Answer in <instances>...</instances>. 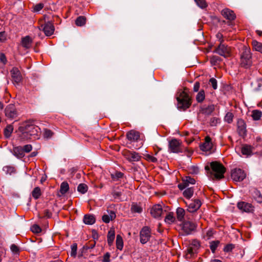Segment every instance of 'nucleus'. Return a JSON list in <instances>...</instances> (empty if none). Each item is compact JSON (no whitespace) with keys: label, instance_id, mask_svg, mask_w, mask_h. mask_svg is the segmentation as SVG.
Listing matches in <instances>:
<instances>
[{"label":"nucleus","instance_id":"obj_45","mask_svg":"<svg viewBox=\"0 0 262 262\" xmlns=\"http://www.w3.org/2000/svg\"><path fill=\"white\" fill-rule=\"evenodd\" d=\"M234 115L231 112H228L224 118V120L228 123H231L233 121Z\"/></svg>","mask_w":262,"mask_h":262},{"label":"nucleus","instance_id":"obj_62","mask_svg":"<svg viewBox=\"0 0 262 262\" xmlns=\"http://www.w3.org/2000/svg\"><path fill=\"white\" fill-rule=\"evenodd\" d=\"M4 170L11 173L14 171V168L12 167L6 166L4 168Z\"/></svg>","mask_w":262,"mask_h":262},{"label":"nucleus","instance_id":"obj_7","mask_svg":"<svg viewBox=\"0 0 262 262\" xmlns=\"http://www.w3.org/2000/svg\"><path fill=\"white\" fill-rule=\"evenodd\" d=\"M151 237V231L149 227H143L140 232V242L145 244L148 242Z\"/></svg>","mask_w":262,"mask_h":262},{"label":"nucleus","instance_id":"obj_40","mask_svg":"<svg viewBox=\"0 0 262 262\" xmlns=\"http://www.w3.org/2000/svg\"><path fill=\"white\" fill-rule=\"evenodd\" d=\"M131 211L134 213H141L142 211V207L136 203H133L132 205Z\"/></svg>","mask_w":262,"mask_h":262},{"label":"nucleus","instance_id":"obj_58","mask_svg":"<svg viewBox=\"0 0 262 262\" xmlns=\"http://www.w3.org/2000/svg\"><path fill=\"white\" fill-rule=\"evenodd\" d=\"M110 256H111V255H110V253H108V252L106 253L103 257L102 262H110Z\"/></svg>","mask_w":262,"mask_h":262},{"label":"nucleus","instance_id":"obj_24","mask_svg":"<svg viewBox=\"0 0 262 262\" xmlns=\"http://www.w3.org/2000/svg\"><path fill=\"white\" fill-rule=\"evenodd\" d=\"M253 148L247 144L244 145L241 148V152L243 155L249 156L252 154Z\"/></svg>","mask_w":262,"mask_h":262},{"label":"nucleus","instance_id":"obj_54","mask_svg":"<svg viewBox=\"0 0 262 262\" xmlns=\"http://www.w3.org/2000/svg\"><path fill=\"white\" fill-rule=\"evenodd\" d=\"M44 7L42 3L37 4L34 6L33 9L34 12H38L41 10Z\"/></svg>","mask_w":262,"mask_h":262},{"label":"nucleus","instance_id":"obj_52","mask_svg":"<svg viewBox=\"0 0 262 262\" xmlns=\"http://www.w3.org/2000/svg\"><path fill=\"white\" fill-rule=\"evenodd\" d=\"M77 246L76 244H73L71 246V255L73 257H75L76 255Z\"/></svg>","mask_w":262,"mask_h":262},{"label":"nucleus","instance_id":"obj_11","mask_svg":"<svg viewBox=\"0 0 262 262\" xmlns=\"http://www.w3.org/2000/svg\"><path fill=\"white\" fill-rule=\"evenodd\" d=\"M12 80L14 84H19L22 80V76L20 72L16 67H14L10 71Z\"/></svg>","mask_w":262,"mask_h":262},{"label":"nucleus","instance_id":"obj_15","mask_svg":"<svg viewBox=\"0 0 262 262\" xmlns=\"http://www.w3.org/2000/svg\"><path fill=\"white\" fill-rule=\"evenodd\" d=\"M216 52L224 57H228L230 55V48L221 42L216 49Z\"/></svg>","mask_w":262,"mask_h":262},{"label":"nucleus","instance_id":"obj_1","mask_svg":"<svg viewBox=\"0 0 262 262\" xmlns=\"http://www.w3.org/2000/svg\"><path fill=\"white\" fill-rule=\"evenodd\" d=\"M19 130L22 133L24 137L37 136L40 128L32 124L30 121L25 122L19 127Z\"/></svg>","mask_w":262,"mask_h":262},{"label":"nucleus","instance_id":"obj_18","mask_svg":"<svg viewBox=\"0 0 262 262\" xmlns=\"http://www.w3.org/2000/svg\"><path fill=\"white\" fill-rule=\"evenodd\" d=\"M195 183L194 179L189 176L186 177L183 179L182 182L178 185V188L182 190L185 189L189 184H194Z\"/></svg>","mask_w":262,"mask_h":262},{"label":"nucleus","instance_id":"obj_22","mask_svg":"<svg viewBox=\"0 0 262 262\" xmlns=\"http://www.w3.org/2000/svg\"><path fill=\"white\" fill-rule=\"evenodd\" d=\"M33 40L29 36H26L21 39L22 46L25 49H29L31 47Z\"/></svg>","mask_w":262,"mask_h":262},{"label":"nucleus","instance_id":"obj_19","mask_svg":"<svg viewBox=\"0 0 262 262\" xmlns=\"http://www.w3.org/2000/svg\"><path fill=\"white\" fill-rule=\"evenodd\" d=\"M222 15L229 20H233L236 18V15L233 11L228 9L225 8L222 11Z\"/></svg>","mask_w":262,"mask_h":262},{"label":"nucleus","instance_id":"obj_6","mask_svg":"<svg viewBox=\"0 0 262 262\" xmlns=\"http://www.w3.org/2000/svg\"><path fill=\"white\" fill-rule=\"evenodd\" d=\"M169 149L170 152L178 153L182 152L181 142L177 139H173L169 142Z\"/></svg>","mask_w":262,"mask_h":262},{"label":"nucleus","instance_id":"obj_3","mask_svg":"<svg viewBox=\"0 0 262 262\" xmlns=\"http://www.w3.org/2000/svg\"><path fill=\"white\" fill-rule=\"evenodd\" d=\"M178 101V107L183 110L189 108L191 104V99L189 95L185 91L178 93L177 97Z\"/></svg>","mask_w":262,"mask_h":262},{"label":"nucleus","instance_id":"obj_41","mask_svg":"<svg viewBox=\"0 0 262 262\" xmlns=\"http://www.w3.org/2000/svg\"><path fill=\"white\" fill-rule=\"evenodd\" d=\"M123 177V173L120 171H116L114 173L111 174V178L115 181L119 180L120 179L122 178Z\"/></svg>","mask_w":262,"mask_h":262},{"label":"nucleus","instance_id":"obj_43","mask_svg":"<svg viewBox=\"0 0 262 262\" xmlns=\"http://www.w3.org/2000/svg\"><path fill=\"white\" fill-rule=\"evenodd\" d=\"M88 186L83 183L80 184L77 187L78 191L82 194L85 193L88 191Z\"/></svg>","mask_w":262,"mask_h":262},{"label":"nucleus","instance_id":"obj_16","mask_svg":"<svg viewBox=\"0 0 262 262\" xmlns=\"http://www.w3.org/2000/svg\"><path fill=\"white\" fill-rule=\"evenodd\" d=\"M237 132L240 136L244 137L246 135V125L245 121L241 119H238L237 122Z\"/></svg>","mask_w":262,"mask_h":262},{"label":"nucleus","instance_id":"obj_13","mask_svg":"<svg viewBox=\"0 0 262 262\" xmlns=\"http://www.w3.org/2000/svg\"><path fill=\"white\" fill-rule=\"evenodd\" d=\"M125 158L129 162H137L140 160L141 156L135 151H126L124 152Z\"/></svg>","mask_w":262,"mask_h":262},{"label":"nucleus","instance_id":"obj_46","mask_svg":"<svg viewBox=\"0 0 262 262\" xmlns=\"http://www.w3.org/2000/svg\"><path fill=\"white\" fill-rule=\"evenodd\" d=\"M53 134L54 133L51 130L47 128H45L43 129V137L45 138H51L53 136Z\"/></svg>","mask_w":262,"mask_h":262},{"label":"nucleus","instance_id":"obj_53","mask_svg":"<svg viewBox=\"0 0 262 262\" xmlns=\"http://www.w3.org/2000/svg\"><path fill=\"white\" fill-rule=\"evenodd\" d=\"M209 83L211 85L214 90H216L217 88V80L214 78H211L209 80Z\"/></svg>","mask_w":262,"mask_h":262},{"label":"nucleus","instance_id":"obj_51","mask_svg":"<svg viewBox=\"0 0 262 262\" xmlns=\"http://www.w3.org/2000/svg\"><path fill=\"white\" fill-rule=\"evenodd\" d=\"M31 230L33 233H39L41 231L40 227L37 225H33L31 227Z\"/></svg>","mask_w":262,"mask_h":262},{"label":"nucleus","instance_id":"obj_42","mask_svg":"<svg viewBox=\"0 0 262 262\" xmlns=\"http://www.w3.org/2000/svg\"><path fill=\"white\" fill-rule=\"evenodd\" d=\"M205 97V92L203 90L200 91L196 96V100L198 102H202Z\"/></svg>","mask_w":262,"mask_h":262},{"label":"nucleus","instance_id":"obj_36","mask_svg":"<svg viewBox=\"0 0 262 262\" xmlns=\"http://www.w3.org/2000/svg\"><path fill=\"white\" fill-rule=\"evenodd\" d=\"M262 116V112L259 110H253L251 116L254 120H259Z\"/></svg>","mask_w":262,"mask_h":262},{"label":"nucleus","instance_id":"obj_25","mask_svg":"<svg viewBox=\"0 0 262 262\" xmlns=\"http://www.w3.org/2000/svg\"><path fill=\"white\" fill-rule=\"evenodd\" d=\"M13 155L17 158H22L25 156L22 146H16L13 149Z\"/></svg>","mask_w":262,"mask_h":262},{"label":"nucleus","instance_id":"obj_34","mask_svg":"<svg viewBox=\"0 0 262 262\" xmlns=\"http://www.w3.org/2000/svg\"><path fill=\"white\" fill-rule=\"evenodd\" d=\"M116 244L117 248L120 250H121L123 247V242L121 235H117Z\"/></svg>","mask_w":262,"mask_h":262},{"label":"nucleus","instance_id":"obj_23","mask_svg":"<svg viewBox=\"0 0 262 262\" xmlns=\"http://www.w3.org/2000/svg\"><path fill=\"white\" fill-rule=\"evenodd\" d=\"M108 214H104L102 216V220L105 223H108L110 221H112L116 218V214L113 211H108Z\"/></svg>","mask_w":262,"mask_h":262},{"label":"nucleus","instance_id":"obj_28","mask_svg":"<svg viewBox=\"0 0 262 262\" xmlns=\"http://www.w3.org/2000/svg\"><path fill=\"white\" fill-rule=\"evenodd\" d=\"M83 222L85 224L92 225L95 223V218L94 215L91 214H86L83 217Z\"/></svg>","mask_w":262,"mask_h":262},{"label":"nucleus","instance_id":"obj_17","mask_svg":"<svg viewBox=\"0 0 262 262\" xmlns=\"http://www.w3.org/2000/svg\"><path fill=\"white\" fill-rule=\"evenodd\" d=\"M163 212V211L162 207L160 204L155 205L150 210V213L155 218H159Z\"/></svg>","mask_w":262,"mask_h":262},{"label":"nucleus","instance_id":"obj_50","mask_svg":"<svg viewBox=\"0 0 262 262\" xmlns=\"http://www.w3.org/2000/svg\"><path fill=\"white\" fill-rule=\"evenodd\" d=\"M235 248V245L232 244H229L226 245L224 248V251L229 252L231 251Z\"/></svg>","mask_w":262,"mask_h":262},{"label":"nucleus","instance_id":"obj_55","mask_svg":"<svg viewBox=\"0 0 262 262\" xmlns=\"http://www.w3.org/2000/svg\"><path fill=\"white\" fill-rule=\"evenodd\" d=\"M95 244L96 242L95 241H90L88 244L84 246V248L86 250L93 249L95 247Z\"/></svg>","mask_w":262,"mask_h":262},{"label":"nucleus","instance_id":"obj_12","mask_svg":"<svg viewBox=\"0 0 262 262\" xmlns=\"http://www.w3.org/2000/svg\"><path fill=\"white\" fill-rule=\"evenodd\" d=\"M40 27L44 32L45 35L47 36L52 35L55 30L53 24L51 21H48L45 23V24L42 25ZM39 29L41 30V28H39Z\"/></svg>","mask_w":262,"mask_h":262},{"label":"nucleus","instance_id":"obj_37","mask_svg":"<svg viewBox=\"0 0 262 262\" xmlns=\"http://www.w3.org/2000/svg\"><path fill=\"white\" fill-rule=\"evenodd\" d=\"M13 130V127L12 125H8L4 129V135L6 138H9Z\"/></svg>","mask_w":262,"mask_h":262},{"label":"nucleus","instance_id":"obj_32","mask_svg":"<svg viewBox=\"0 0 262 262\" xmlns=\"http://www.w3.org/2000/svg\"><path fill=\"white\" fill-rule=\"evenodd\" d=\"M165 223L168 224H171L176 221V218L174 216L173 212H169L167 213L164 220Z\"/></svg>","mask_w":262,"mask_h":262},{"label":"nucleus","instance_id":"obj_9","mask_svg":"<svg viewBox=\"0 0 262 262\" xmlns=\"http://www.w3.org/2000/svg\"><path fill=\"white\" fill-rule=\"evenodd\" d=\"M246 177V174L244 171L241 169H234L231 173V177L232 179L236 182L243 181Z\"/></svg>","mask_w":262,"mask_h":262},{"label":"nucleus","instance_id":"obj_14","mask_svg":"<svg viewBox=\"0 0 262 262\" xmlns=\"http://www.w3.org/2000/svg\"><path fill=\"white\" fill-rule=\"evenodd\" d=\"M126 137L130 142H138L141 139V134L138 131L133 129L127 133Z\"/></svg>","mask_w":262,"mask_h":262},{"label":"nucleus","instance_id":"obj_47","mask_svg":"<svg viewBox=\"0 0 262 262\" xmlns=\"http://www.w3.org/2000/svg\"><path fill=\"white\" fill-rule=\"evenodd\" d=\"M219 241H212L210 243V248L213 253H214L219 245Z\"/></svg>","mask_w":262,"mask_h":262},{"label":"nucleus","instance_id":"obj_2","mask_svg":"<svg viewBox=\"0 0 262 262\" xmlns=\"http://www.w3.org/2000/svg\"><path fill=\"white\" fill-rule=\"evenodd\" d=\"M211 171H210V177L213 179H221L224 178V174L226 171L225 167L220 163L215 161L210 164Z\"/></svg>","mask_w":262,"mask_h":262},{"label":"nucleus","instance_id":"obj_59","mask_svg":"<svg viewBox=\"0 0 262 262\" xmlns=\"http://www.w3.org/2000/svg\"><path fill=\"white\" fill-rule=\"evenodd\" d=\"M200 246V243L198 241L193 240L192 242L191 246L193 247L194 248H195L196 250H197L199 248Z\"/></svg>","mask_w":262,"mask_h":262},{"label":"nucleus","instance_id":"obj_60","mask_svg":"<svg viewBox=\"0 0 262 262\" xmlns=\"http://www.w3.org/2000/svg\"><path fill=\"white\" fill-rule=\"evenodd\" d=\"M196 250H196L195 248H194L193 247H191V246L189 247L187 249V252L190 255H192L194 253H196Z\"/></svg>","mask_w":262,"mask_h":262},{"label":"nucleus","instance_id":"obj_64","mask_svg":"<svg viewBox=\"0 0 262 262\" xmlns=\"http://www.w3.org/2000/svg\"><path fill=\"white\" fill-rule=\"evenodd\" d=\"M121 193L119 191H114L113 193V195L115 198H117L120 196Z\"/></svg>","mask_w":262,"mask_h":262},{"label":"nucleus","instance_id":"obj_20","mask_svg":"<svg viewBox=\"0 0 262 262\" xmlns=\"http://www.w3.org/2000/svg\"><path fill=\"white\" fill-rule=\"evenodd\" d=\"M212 146L210 137L207 136L205 139V142L200 146V148L203 151H209L212 149Z\"/></svg>","mask_w":262,"mask_h":262},{"label":"nucleus","instance_id":"obj_30","mask_svg":"<svg viewBox=\"0 0 262 262\" xmlns=\"http://www.w3.org/2000/svg\"><path fill=\"white\" fill-rule=\"evenodd\" d=\"M252 196L254 199L259 203H262V194L257 189H254L252 192Z\"/></svg>","mask_w":262,"mask_h":262},{"label":"nucleus","instance_id":"obj_49","mask_svg":"<svg viewBox=\"0 0 262 262\" xmlns=\"http://www.w3.org/2000/svg\"><path fill=\"white\" fill-rule=\"evenodd\" d=\"M220 122V119L216 117H212L210 119L209 124L212 126H216Z\"/></svg>","mask_w":262,"mask_h":262},{"label":"nucleus","instance_id":"obj_4","mask_svg":"<svg viewBox=\"0 0 262 262\" xmlns=\"http://www.w3.org/2000/svg\"><path fill=\"white\" fill-rule=\"evenodd\" d=\"M197 224L191 221H183L181 225V229L185 235H189L196 231Z\"/></svg>","mask_w":262,"mask_h":262},{"label":"nucleus","instance_id":"obj_10","mask_svg":"<svg viewBox=\"0 0 262 262\" xmlns=\"http://www.w3.org/2000/svg\"><path fill=\"white\" fill-rule=\"evenodd\" d=\"M5 113L6 116L11 119L15 118L17 116L16 109L13 104H10L6 106Z\"/></svg>","mask_w":262,"mask_h":262},{"label":"nucleus","instance_id":"obj_63","mask_svg":"<svg viewBox=\"0 0 262 262\" xmlns=\"http://www.w3.org/2000/svg\"><path fill=\"white\" fill-rule=\"evenodd\" d=\"M200 88V83L199 82H195L193 86V91L194 92H198Z\"/></svg>","mask_w":262,"mask_h":262},{"label":"nucleus","instance_id":"obj_5","mask_svg":"<svg viewBox=\"0 0 262 262\" xmlns=\"http://www.w3.org/2000/svg\"><path fill=\"white\" fill-rule=\"evenodd\" d=\"M251 53L250 50L246 48L241 57V65L245 68H248L252 65Z\"/></svg>","mask_w":262,"mask_h":262},{"label":"nucleus","instance_id":"obj_38","mask_svg":"<svg viewBox=\"0 0 262 262\" xmlns=\"http://www.w3.org/2000/svg\"><path fill=\"white\" fill-rule=\"evenodd\" d=\"M69 184L67 182H63L61 184L60 192L61 194H65L69 190Z\"/></svg>","mask_w":262,"mask_h":262},{"label":"nucleus","instance_id":"obj_26","mask_svg":"<svg viewBox=\"0 0 262 262\" xmlns=\"http://www.w3.org/2000/svg\"><path fill=\"white\" fill-rule=\"evenodd\" d=\"M177 219L178 221L183 222L185 215V210L181 207H178L176 210Z\"/></svg>","mask_w":262,"mask_h":262},{"label":"nucleus","instance_id":"obj_31","mask_svg":"<svg viewBox=\"0 0 262 262\" xmlns=\"http://www.w3.org/2000/svg\"><path fill=\"white\" fill-rule=\"evenodd\" d=\"M193 193V187H189L184 190L183 192V194L186 199H190L192 196Z\"/></svg>","mask_w":262,"mask_h":262},{"label":"nucleus","instance_id":"obj_39","mask_svg":"<svg viewBox=\"0 0 262 262\" xmlns=\"http://www.w3.org/2000/svg\"><path fill=\"white\" fill-rule=\"evenodd\" d=\"M86 23V18L84 16H80L77 18L75 21L76 25L78 26H82Z\"/></svg>","mask_w":262,"mask_h":262},{"label":"nucleus","instance_id":"obj_29","mask_svg":"<svg viewBox=\"0 0 262 262\" xmlns=\"http://www.w3.org/2000/svg\"><path fill=\"white\" fill-rule=\"evenodd\" d=\"M115 230L113 229H111L107 233V241L108 244L110 246H111L113 244L114 240L115 239Z\"/></svg>","mask_w":262,"mask_h":262},{"label":"nucleus","instance_id":"obj_48","mask_svg":"<svg viewBox=\"0 0 262 262\" xmlns=\"http://www.w3.org/2000/svg\"><path fill=\"white\" fill-rule=\"evenodd\" d=\"M196 5L202 9L205 8L207 6V4L205 0H194Z\"/></svg>","mask_w":262,"mask_h":262},{"label":"nucleus","instance_id":"obj_44","mask_svg":"<svg viewBox=\"0 0 262 262\" xmlns=\"http://www.w3.org/2000/svg\"><path fill=\"white\" fill-rule=\"evenodd\" d=\"M10 250L14 255H18L20 252L19 248L15 244H12L10 246Z\"/></svg>","mask_w":262,"mask_h":262},{"label":"nucleus","instance_id":"obj_27","mask_svg":"<svg viewBox=\"0 0 262 262\" xmlns=\"http://www.w3.org/2000/svg\"><path fill=\"white\" fill-rule=\"evenodd\" d=\"M214 110V105L213 104L209 105L208 106H204L201 108V112L205 115H209Z\"/></svg>","mask_w":262,"mask_h":262},{"label":"nucleus","instance_id":"obj_61","mask_svg":"<svg viewBox=\"0 0 262 262\" xmlns=\"http://www.w3.org/2000/svg\"><path fill=\"white\" fill-rule=\"evenodd\" d=\"M0 60L4 64H5L7 62V59L4 53H0Z\"/></svg>","mask_w":262,"mask_h":262},{"label":"nucleus","instance_id":"obj_21","mask_svg":"<svg viewBox=\"0 0 262 262\" xmlns=\"http://www.w3.org/2000/svg\"><path fill=\"white\" fill-rule=\"evenodd\" d=\"M237 206L239 210L243 211L249 212L252 210V205L245 202L238 203Z\"/></svg>","mask_w":262,"mask_h":262},{"label":"nucleus","instance_id":"obj_35","mask_svg":"<svg viewBox=\"0 0 262 262\" xmlns=\"http://www.w3.org/2000/svg\"><path fill=\"white\" fill-rule=\"evenodd\" d=\"M41 195V192L40 188L39 187H36L34 188V189L33 190L32 192V197L34 199H38L40 195Z\"/></svg>","mask_w":262,"mask_h":262},{"label":"nucleus","instance_id":"obj_56","mask_svg":"<svg viewBox=\"0 0 262 262\" xmlns=\"http://www.w3.org/2000/svg\"><path fill=\"white\" fill-rule=\"evenodd\" d=\"M23 147V149L24 151V152H30L32 149V146L31 144H27L24 146Z\"/></svg>","mask_w":262,"mask_h":262},{"label":"nucleus","instance_id":"obj_57","mask_svg":"<svg viewBox=\"0 0 262 262\" xmlns=\"http://www.w3.org/2000/svg\"><path fill=\"white\" fill-rule=\"evenodd\" d=\"M145 157H146V159L148 161H150V162H157V159L152 156H151L150 155H146L145 156Z\"/></svg>","mask_w":262,"mask_h":262},{"label":"nucleus","instance_id":"obj_8","mask_svg":"<svg viewBox=\"0 0 262 262\" xmlns=\"http://www.w3.org/2000/svg\"><path fill=\"white\" fill-rule=\"evenodd\" d=\"M186 204L187 206V211L191 213L196 211L202 205L201 201L199 199H194Z\"/></svg>","mask_w":262,"mask_h":262},{"label":"nucleus","instance_id":"obj_33","mask_svg":"<svg viewBox=\"0 0 262 262\" xmlns=\"http://www.w3.org/2000/svg\"><path fill=\"white\" fill-rule=\"evenodd\" d=\"M253 48L256 51L262 53V43L256 40H253L252 42Z\"/></svg>","mask_w":262,"mask_h":262}]
</instances>
